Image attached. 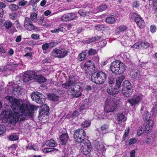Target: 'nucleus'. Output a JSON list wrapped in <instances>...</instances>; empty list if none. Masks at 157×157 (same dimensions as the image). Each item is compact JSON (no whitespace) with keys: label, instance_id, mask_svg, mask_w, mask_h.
<instances>
[{"label":"nucleus","instance_id":"1","mask_svg":"<svg viewBox=\"0 0 157 157\" xmlns=\"http://www.w3.org/2000/svg\"><path fill=\"white\" fill-rule=\"evenodd\" d=\"M6 99L9 101L11 104L13 112L3 111L1 113L4 116L3 122L8 120L11 123L15 124L17 122L19 123L25 120L26 117L31 118L34 115L33 113L38 107L33 105L29 107V102L25 101H20L14 96H7Z\"/></svg>","mask_w":157,"mask_h":157},{"label":"nucleus","instance_id":"2","mask_svg":"<svg viewBox=\"0 0 157 157\" xmlns=\"http://www.w3.org/2000/svg\"><path fill=\"white\" fill-rule=\"evenodd\" d=\"M75 78L74 76L69 77L68 81L65 83L62 84V86L64 88L68 89V94L74 97L78 98L80 96L82 93L80 92L82 88L81 87L76 83Z\"/></svg>","mask_w":157,"mask_h":157},{"label":"nucleus","instance_id":"3","mask_svg":"<svg viewBox=\"0 0 157 157\" xmlns=\"http://www.w3.org/2000/svg\"><path fill=\"white\" fill-rule=\"evenodd\" d=\"M110 68L112 72L116 74H120L124 70V64L119 60L113 61L111 65Z\"/></svg>","mask_w":157,"mask_h":157},{"label":"nucleus","instance_id":"4","mask_svg":"<svg viewBox=\"0 0 157 157\" xmlns=\"http://www.w3.org/2000/svg\"><path fill=\"white\" fill-rule=\"evenodd\" d=\"M123 79L122 76L117 77L116 79L115 85L114 86L110 87L111 88H108L107 89V93L112 95H114L118 94L119 92V89L121 86Z\"/></svg>","mask_w":157,"mask_h":157},{"label":"nucleus","instance_id":"5","mask_svg":"<svg viewBox=\"0 0 157 157\" xmlns=\"http://www.w3.org/2000/svg\"><path fill=\"white\" fill-rule=\"evenodd\" d=\"M106 76L102 71L95 72L91 76V80L94 82L98 84L103 83L105 81Z\"/></svg>","mask_w":157,"mask_h":157},{"label":"nucleus","instance_id":"6","mask_svg":"<svg viewBox=\"0 0 157 157\" xmlns=\"http://www.w3.org/2000/svg\"><path fill=\"white\" fill-rule=\"evenodd\" d=\"M86 136V132L82 129H78L74 131V137L75 140L80 144L85 142V140H87L85 138Z\"/></svg>","mask_w":157,"mask_h":157},{"label":"nucleus","instance_id":"7","mask_svg":"<svg viewBox=\"0 0 157 157\" xmlns=\"http://www.w3.org/2000/svg\"><path fill=\"white\" fill-rule=\"evenodd\" d=\"M117 104L116 100L113 98H107L105 102L104 110L106 112H110L114 111L117 108Z\"/></svg>","mask_w":157,"mask_h":157},{"label":"nucleus","instance_id":"8","mask_svg":"<svg viewBox=\"0 0 157 157\" xmlns=\"http://www.w3.org/2000/svg\"><path fill=\"white\" fill-rule=\"evenodd\" d=\"M81 66L86 73L92 74L95 69L94 62L90 60L83 62L81 64Z\"/></svg>","mask_w":157,"mask_h":157},{"label":"nucleus","instance_id":"9","mask_svg":"<svg viewBox=\"0 0 157 157\" xmlns=\"http://www.w3.org/2000/svg\"><path fill=\"white\" fill-rule=\"evenodd\" d=\"M79 147L80 151L84 155L89 154L91 150V144L88 140H86L85 142L81 143Z\"/></svg>","mask_w":157,"mask_h":157},{"label":"nucleus","instance_id":"10","mask_svg":"<svg viewBox=\"0 0 157 157\" xmlns=\"http://www.w3.org/2000/svg\"><path fill=\"white\" fill-rule=\"evenodd\" d=\"M32 100L38 103L42 104L45 102V96L41 93L37 92L32 93L31 95Z\"/></svg>","mask_w":157,"mask_h":157},{"label":"nucleus","instance_id":"11","mask_svg":"<svg viewBox=\"0 0 157 157\" xmlns=\"http://www.w3.org/2000/svg\"><path fill=\"white\" fill-rule=\"evenodd\" d=\"M24 26L25 28L28 30H39V28L35 26L30 20L29 18L27 17H25L24 21Z\"/></svg>","mask_w":157,"mask_h":157},{"label":"nucleus","instance_id":"12","mask_svg":"<svg viewBox=\"0 0 157 157\" xmlns=\"http://www.w3.org/2000/svg\"><path fill=\"white\" fill-rule=\"evenodd\" d=\"M35 75L34 71H27L25 72L23 76V80L25 82L34 79Z\"/></svg>","mask_w":157,"mask_h":157},{"label":"nucleus","instance_id":"13","mask_svg":"<svg viewBox=\"0 0 157 157\" xmlns=\"http://www.w3.org/2000/svg\"><path fill=\"white\" fill-rule=\"evenodd\" d=\"M142 98V96L140 94L135 95L132 98L128 100L129 103L131 104L132 106H134L136 104H138L140 102Z\"/></svg>","mask_w":157,"mask_h":157},{"label":"nucleus","instance_id":"14","mask_svg":"<svg viewBox=\"0 0 157 157\" xmlns=\"http://www.w3.org/2000/svg\"><path fill=\"white\" fill-rule=\"evenodd\" d=\"M76 17L75 13H71L64 14L61 17V19L63 21H68L74 20Z\"/></svg>","mask_w":157,"mask_h":157},{"label":"nucleus","instance_id":"15","mask_svg":"<svg viewBox=\"0 0 157 157\" xmlns=\"http://www.w3.org/2000/svg\"><path fill=\"white\" fill-rule=\"evenodd\" d=\"M135 20L138 26L140 28L143 29L145 27V22L140 15H136L135 17Z\"/></svg>","mask_w":157,"mask_h":157},{"label":"nucleus","instance_id":"16","mask_svg":"<svg viewBox=\"0 0 157 157\" xmlns=\"http://www.w3.org/2000/svg\"><path fill=\"white\" fill-rule=\"evenodd\" d=\"M94 146L97 151L104 152L105 151L104 145L98 141L95 140L94 141Z\"/></svg>","mask_w":157,"mask_h":157},{"label":"nucleus","instance_id":"17","mask_svg":"<svg viewBox=\"0 0 157 157\" xmlns=\"http://www.w3.org/2000/svg\"><path fill=\"white\" fill-rule=\"evenodd\" d=\"M49 109L47 105L44 106L39 111V118L43 116L48 115L49 114Z\"/></svg>","mask_w":157,"mask_h":157},{"label":"nucleus","instance_id":"18","mask_svg":"<svg viewBox=\"0 0 157 157\" xmlns=\"http://www.w3.org/2000/svg\"><path fill=\"white\" fill-rule=\"evenodd\" d=\"M146 124L145 126H142L145 129L146 132L150 131L152 128L154 124V121H145Z\"/></svg>","mask_w":157,"mask_h":157},{"label":"nucleus","instance_id":"19","mask_svg":"<svg viewBox=\"0 0 157 157\" xmlns=\"http://www.w3.org/2000/svg\"><path fill=\"white\" fill-rule=\"evenodd\" d=\"M59 138L61 144L62 145H64L67 143L69 137L67 133H64L59 136Z\"/></svg>","mask_w":157,"mask_h":157},{"label":"nucleus","instance_id":"20","mask_svg":"<svg viewBox=\"0 0 157 157\" xmlns=\"http://www.w3.org/2000/svg\"><path fill=\"white\" fill-rule=\"evenodd\" d=\"M34 79L37 80L40 83H43L46 81V79L44 77L41 75H38L36 72Z\"/></svg>","mask_w":157,"mask_h":157},{"label":"nucleus","instance_id":"21","mask_svg":"<svg viewBox=\"0 0 157 157\" xmlns=\"http://www.w3.org/2000/svg\"><path fill=\"white\" fill-rule=\"evenodd\" d=\"M59 58H63L68 55V51L64 48L59 49Z\"/></svg>","mask_w":157,"mask_h":157},{"label":"nucleus","instance_id":"22","mask_svg":"<svg viewBox=\"0 0 157 157\" xmlns=\"http://www.w3.org/2000/svg\"><path fill=\"white\" fill-rule=\"evenodd\" d=\"M122 93L126 97H129L132 93L133 90L132 89H123Z\"/></svg>","mask_w":157,"mask_h":157},{"label":"nucleus","instance_id":"23","mask_svg":"<svg viewBox=\"0 0 157 157\" xmlns=\"http://www.w3.org/2000/svg\"><path fill=\"white\" fill-rule=\"evenodd\" d=\"M126 118L125 117V115L124 113H118L117 115V120L118 122L117 123H119L120 121H122L123 120L124 121H126Z\"/></svg>","mask_w":157,"mask_h":157},{"label":"nucleus","instance_id":"24","mask_svg":"<svg viewBox=\"0 0 157 157\" xmlns=\"http://www.w3.org/2000/svg\"><path fill=\"white\" fill-rule=\"evenodd\" d=\"M45 144L49 147H55L57 145L56 142L53 140H50L46 141Z\"/></svg>","mask_w":157,"mask_h":157},{"label":"nucleus","instance_id":"25","mask_svg":"<svg viewBox=\"0 0 157 157\" xmlns=\"http://www.w3.org/2000/svg\"><path fill=\"white\" fill-rule=\"evenodd\" d=\"M51 45L52 46H54V43H45L42 46V49L43 50V52L44 53H47L46 50L49 48V46Z\"/></svg>","mask_w":157,"mask_h":157},{"label":"nucleus","instance_id":"26","mask_svg":"<svg viewBox=\"0 0 157 157\" xmlns=\"http://www.w3.org/2000/svg\"><path fill=\"white\" fill-rule=\"evenodd\" d=\"M143 117L145 121H152L150 119L151 117V114H149L147 111L144 113L143 114Z\"/></svg>","mask_w":157,"mask_h":157},{"label":"nucleus","instance_id":"27","mask_svg":"<svg viewBox=\"0 0 157 157\" xmlns=\"http://www.w3.org/2000/svg\"><path fill=\"white\" fill-rule=\"evenodd\" d=\"M122 86L124 87L123 89H132L131 83L128 80H125L122 84Z\"/></svg>","mask_w":157,"mask_h":157},{"label":"nucleus","instance_id":"28","mask_svg":"<svg viewBox=\"0 0 157 157\" xmlns=\"http://www.w3.org/2000/svg\"><path fill=\"white\" fill-rule=\"evenodd\" d=\"M87 50H85L82 52L78 56L77 59L80 61H82L85 58L87 54Z\"/></svg>","mask_w":157,"mask_h":157},{"label":"nucleus","instance_id":"29","mask_svg":"<svg viewBox=\"0 0 157 157\" xmlns=\"http://www.w3.org/2000/svg\"><path fill=\"white\" fill-rule=\"evenodd\" d=\"M140 74V71L136 69L133 70L130 72L131 75L134 78H136Z\"/></svg>","mask_w":157,"mask_h":157},{"label":"nucleus","instance_id":"30","mask_svg":"<svg viewBox=\"0 0 157 157\" xmlns=\"http://www.w3.org/2000/svg\"><path fill=\"white\" fill-rule=\"evenodd\" d=\"M52 56L59 58V49L56 48L52 52L51 54Z\"/></svg>","mask_w":157,"mask_h":157},{"label":"nucleus","instance_id":"31","mask_svg":"<svg viewBox=\"0 0 157 157\" xmlns=\"http://www.w3.org/2000/svg\"><path fill=\"white\" fill-rule=\"evenodd\" d=\"M30 19L33 22H36L37 19V14L36 13H32L30 16Z\"/></svg>","mask_w":157,"mask_h":157},{"label":"nucleus","instance_id":"32","mask_svg":"<svg viewBox=\"0 0 157 157\" xmlns=\"http://www.w3.org/2000/svg\"><path fill=\"white\" fill-rule=\"evenodd\" d=\"M105 21L106 22L108 23L113 24L115 23L116 20L113 17H109L106 18Z\"/></svg>","mask_w":157,"mask_h":157},{"label":"nucleus","instance_id":"33","mask_svg":"<svg viewBox=\"0 0 157 157\" xmlns=\"http://www.w3.org/2000/svg\"><path fill=\"white\" fill-rule=\"evenodd\" d=\"M49 99L54 101H57L58 100L59 97L55 94H52L48 95Z\"/></svg>","mask_w":157,"mask_h":157},{"label":"nucleus","instance_id":"34","mask_svg":"<svg viewBox=\"0 0 157 157\" xmlns=\"http://www.w3.org/2000/svg\"><path fill=\"white\" fill-rule=\"evenodd\" d=\"M127 29V28L126 26L122 25L117 28L116 29V31L120 33L125 30Z\"/></svg>","mask_w":157,"mask_h":157},{"label":"nucleus","instance_id":"35","mask_svg":"<svg viewBox=\"0 0 157 157\" xmlns=\"http://www.w3.org/2000/svg\"><path fill=\"white\" fill-rule=\"evenodd\" d=\"M140 48H146L149 46V44L145 41H141L140 42Z\"/></svg>","mask_w":157,"mask_h":157},{"label":"nucleus","instance_id":"36","mask_svg":"<svg viewBox=\"0 0 157 157\" xmlns=\"http://www.w3.org/2000/svg\"><path fill=\"white\" fill-rule=\"evenodd\" d=\"M91 124V121L89 120H86L82 123L81 126L83 128H86L89 126Z\"/></svg>","mask_w":157,"mask_h":157},{"label":"nucleus","instance_id":"37","mask_svg":"<svg viewBox=\"0 0 157 157\" xmlns=\"http://www.w3.org/2000/svg\"><path fill=\"white\" fill-rule=\"evenodd\" d=\"M58 150L55 148H44L43 149V151L44 152L48 153L49 152H52V153L54 152L55 153L56 151H57Z\"/></svg>","mask_w":157,"mask_h":157},{"label":"nucleus","instance_id":"38","mask_svg":"<svg viewBox=\"0 0 157 157\" xmlns=\"http://www.w3.org/2000/svg\"><path fill=\"white\" fill-rule=\"evenodd\" d=\"M107 8V6L105 4H103L100 6L98 8L99 12H101L105 10Z\"/></svg>","mask_w":157,"mask_h":157},{"label":"nucleus","instance_id":"39","mask_svg":"<svg viewBox=\"0 0 157 157\" xmlns=\"http://www.w3.org/2000/svg\"><path fill=\"white\" fill-rule=\"evenodd\" d=\"M78 13L81 15V16L85 17L86 16H88L89 15V12H86L83 10H80L78 11Z\"/></svg>","mask_w":157,"mask_h":157},{"label":"nucleus","instance_id":"40","mask_svg":"<svg viewBox=\"0 0 157 157\" xmlns=\"http://www.w3.org/2000/svg\"><path fill=\"white\" fill-rule=\"evenodd\" d=\"M18 136L15 134L11 135L9 137V140L11 141H15L18 139Z\"/></svg>","mask_w":157,"mask_h":157},{"label":"nucleus","instance_id":"41","mask_svg":"<svg viewBox=\"0 0 157 157\" xmlns=\"http://www.w3.org/2000/svg\"><path fill=\"white\" fill-rule=\"evenodd\" d=\"M87 52L89 56L95 55L97 53V52L95 49L92 48H90L88 51L87 50Z\"/></svg>","mask_w":157,"mask_h":157},{"label":"nucleus","instance_id":"42","mask_svg":"<svg viewBox=\"0 0 157 157\" xmlns=\"http://www.w3.org/2000/svg\"><path fill=\"white\" fill-rule=\"evenodd\" d=\"M108 80L110 86L112 87L113 86V85L114 84V80L113 77L112 76H110Z\"/></svg>","mask_w":157,"mask_h":157},{"label":"nucleus","instance_id":"43","mask_svg":"<svg viewBox=\"0 0 157 157\" xmlns=\"http://www.w3.org/2000/svg\"><path fill=\"white\" fill-rule=\"evenodd\" d=\"M65 29L63 27H60L58 29H55L51 31L52 33H58L59 31H63Z\"/></svg>","mask_w":157,"mask_h":157},{"label":"nucleus","instance_id":"44","mask_svg":"<svg viewBox=\"0 0 157 157\" xmlns=\"http://www.w3.org/2000/svg\"><path fill=\"white\" fill-rule=\"evenodd\" d=\"M29 147H30L31 149H32L35 151H37L39 149V147L37 144H29Z\"/></svg>","mask_w":157,"mask_h":157},{"label":"nucleus","instance_id":"45","mask_svg":"<svg viewBox=\"0 0 157 157\" xmlns=\"http://www.w3.org/2000/svg\"><path fill=\"white\" fill-rule=\"evenodd\" d=\"M21 90V88L19 86H17L14 87L13 89V94L14 95H16L17 94L19 93Z\"/></svg>","mask_w":157,"mask_h":157},{"label":"nucleus","instance_id":"46","mask_svg":"<svg viewBox=\"0 0 157 157\" xmlns=\"http://www.w3.org/2000/svg\"><path fill=\"white\" fill-rule=\"evenodd\" d=\"M9 8L12 10L15 11L18 9V6L14 4H12L10 5Z\"/></svg>","mask_w":157,"mask_h":157},{"label":"nucleus","instance_id":"47","mask_svg":"<svg viewBox=\"0 0 157 157\" xmlns=\"http://www.w3.org/2000/svg\"><path fill=\"white\" fill-rule=\"evenodd\" d=\"M6 130L5 127L4 125H0V136L3 134L5 132Z\"/></svg>","mask_w":157,"mask_h":157},{"label":"nucleus","instance_id":"48","mask_svg":"<svg viewBox=\"0 0 157 157\" xmlns=\"http://www.w3.org/2000/svg\"><path fill=\"white\" fill-rule=\"evenodd\" d=\"M12 25V23L10 21L5 22L4 23V25L7 29H9L11 28Z\"/></svg>","mask_w":157,"mask_h":157},{"label":"nucleus","instance_id":"49","mask_svg":"<svg viewBox=\"0 0 157 157\" xmlns=\"http://www.w3.org/2000/svg\"><path fill=\"white\" fill-rule=\"evenodd\" d=\"M17 17V15L15 13H12L10 14V17L12 20H16Z\"/></svg>","mask_w":157,"mask_h":157},{"label":"nucleus","instance_id":"50","mask_svg":"<svg viewBox=\"0 0 157 157\" xmlns=\"http://www.w3.org/2000/svg\"><path fill=\"white\" fill-rule=\"evenodd\" d=\"M137 141V140L135 138L131 139L129 140L128 144L127 145H131L135 144Z\"/></svg>","mask_w":157,"mask_h":157},{"label":"nucleus","instance_id":"51","mask_svg":"<svg viewBox=\"0 0 157 157\" xmlns=\"http://www.w3.org/2000/svg\"><path fill=\"white\" fill-rule=\"evenodd\" d=\"M28 3L27 1H25L24 0H21L20 1L18 5L19 6H23L26 5Z\"/></svg>","mask_w":157,"mask_h":157},{"label":"nucleus","instance_id":"52","mask_svg":"<svg viewBox=\"0 0 157 157\" xmlns=\"http://www.w3.org/2000/svg\"><path fill=\"white\" fill-rule=\"evenodd\" d=\"M145 132V129L142 126L139 130H138L137 132V134L139 136L141 135Z\"/></svg>","mask_w":157,"mask_h":157},{"label":"nucleus","instance_id":"53","mask_svg":"<svg viewBox=\"0 0 157 157\" xmlns=\"http://www.w3.org/2000/svg\"><path fill=\"white\" fill-rule=\"evenodd\" d=\"M153 140L152 136H150L145 140V142L147 144H150L153 142Z\"/></svg>","mask_w":157,"mask_h":157},{"label":"nucleus","instance_id":"54","mask_svg":"<svg viewBox=\"0 0 157 157\" xmlns=\"http://www.w3.org/2000/svg\"><path fill=\"white\" fill-rule=\"evenodd\" d=\"M129 132V130L127 129H126L125 131V132L124 134V135L123 136L122 138V140H123L124 141L126 139V138L128 136V134Z\"/></svg>","mask_w":157,"mask_h":157},{"label":"nucleus","instance_id":"55","mask_svg":"<svg viewBox=\"0 0 157 157\" xmlns=\"http://www.w3.org/2000/svg\"><path fill=\"white\" fill-rule=\"evenodd\" d=\"M104 25L103 24L98 25L95 26L96 29L99 30H101L102 28H104Z\"/></svg>","mask_w":157,"mask_h":157},{"label":"nucleus","instance_id":"56","mask_svg":"<svg viewBox=\"0 0 157 157\" xmlns=\"http://www.w3.org/2000/svg\"><path fill=\"white\" fill-rule=\"evenodd\" d=\"M39 37V35L38 34H33L31 35L32 38L34 40H38Z\"/></svg>","mask_w":157,"mask_h":157},{"label":"nucleus","instance_id":"57","mask_svg":"<svg viewBox=\"0 0 157 157\" xmlns=\"http://www.w3.org/2000/svg\"><path fill=\"white\" fill-rule=\"evenodd\" d=\"M133 48L136 49H138L141 48L140 46V43L139 42L136 43L133 46Z\"/></svg>","mask_w":157,"mask_h":157},{"label":"nucleus","instance_id":"58","mask_svg":"<svg viewBox=\"0 0 157 157\" xmlns=\"http://www.w3.org/2000/svg\"><path fill=\"white\" fill-rule=\"evenodd\" d=\"M151 31L152 33H154L155 31L156 27L154 25H152L150 27Z\"/></svg>","mask_w":157,"mask_h":157},{"label":"nucleus","instance_id":"59","mask_svg":"<svg viewBox=\"0 0 157 157\" xmlns=\"http://www.w3.org/2000/svg\"><path fill=\"white\" fill-rule=\"evenodd\" d=\"M17 145L15 144H13L10 146L9 149H12V150H16L17 147Z\"/></svg>","mask_w":157,"mask_h":157},{"label":"nucleus","instance_id":"60","mask_svg":"<svg viewBox=\"0 0 157 157\" xmlns=\"http://www.w3.org/2000/svg\"><path fill=\"white\" fill-rule=\"evenodd\" d=\"M79 115L78 112L75 111L72 114V116L73 118H75L78 116Z\"/></svg>","mask_w":157,"mask_h":157},{"label":"nucleus","instance_id":"61","mask_svg":"<svg viewBox=\"0 0 157 157\" xmlns=\"http://www.w3.org/2000/svg\"><path fill=\"white\" fill-rule=\"evenodd\" d=\"M56 91H57V92H56L57 94L62 95V94L64 93V91L63 90H61L59 89H55Z\"/></svg>","mask_w":157,"mask_h":157},{"label":"nucleus","instance_id":"62","mask_svg":"<svg viewBox=\"0 0 157 157\" xmlns=\"http://www.w3.org/2000/svg\"><path fill=\"white\" fill-rule=\"evenodd\" d=\"M108 128V126L106 124H104L101 127V129L102 131L105 130Z\"/></svg>","mask_w":157,"mask_h":157},{"label":"nucleus","instance_id":"63","mask_svg":"<svg viewBox=\"0 0 157 157\" xmlns=\"http://www.w3.org/2000/svg\"><path fill=\"white\" fill-rule=\"evenodd\" d=\"M152 4L153 6L155 7V9L157 10V0H154L153 1Z\"/></svg>","mask_w":157,"mask_h":157},{"label":"nucleus","instance_id":"64","mask_svg":"<svg viewBox=\"0 0 157 157\" xmlns=\"http://www.w3.org/2000/svg\"><path fill=\"white\" fill-rule=\"evenodd\" d=\"M135 150H133L131 151L130 152V157H135Z\"/></svg>","mask_w":157,"mask_h":157}]
</instances>
